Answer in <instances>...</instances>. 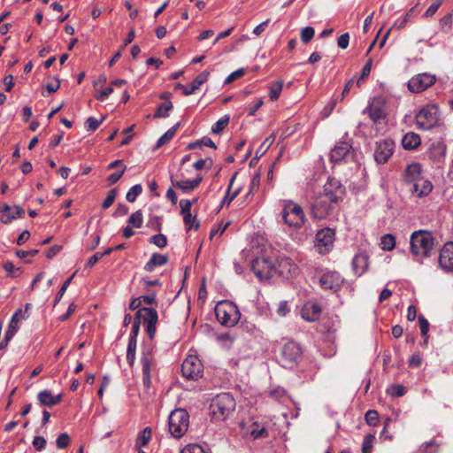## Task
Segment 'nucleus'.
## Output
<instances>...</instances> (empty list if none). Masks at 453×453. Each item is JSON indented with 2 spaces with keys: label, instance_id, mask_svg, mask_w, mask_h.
<instances>
[{
  "label": "nucleus",
  "instance_id": "nucleus-1",
  "mask_svg": "<svg viewBox=\"0 0 453 453\" xmlns=\"http://www.w3.org/2000/svg\"><path fill=\"white\" fill-rule=\"evenodd\" d=\"M343 194L344 188L341 182L334 178H329L311 203L313 217L319 219L329 218L337 209Z\"/></svg>",
  "mask_w": 453,
  "mask_h": 453
},
{
  "label": "nucleus",
  "instance_id": "nucleus-2",
  "mask_svg": "<svg viewBox=\"0 0 453 453\" xmlns=\"http://www.w3.org/2000/svg\"><path fill=\"white\" fill-rule=\"evenodd\" d=\"M403 180L412 194H415L418 197L423 196L425 180L423 166L420 163H412L406 167Z\"/></svg>",
  "mask_w": 453,
  "mask_h": 453
},
{
  "label": "nucleus",
  "instance_id": "nucleus-3",
  "mask_svg": "<svg viewBox=\"0 0 453 453\" xmlns=\"http://www.w3.org/2000/svg\"><path fill=\"white\" fill-rule=\"evenodd\" d=\"M235 408V401L228 393L218 395L210 405L212 418L216 420H224Z\"/></svg>",
  "mask_w": 453,
  "mask_h": 453
},
{
  "label": "nucleus",
  "instance_id": "nucleus-4",
  "mask_svg": "<svg viewBox=\"0 0 453 453\" xmlns=\"http://www.w3.org/2000/svg\"><path fill=\"white\" fill-rule=\"evenodd\" d=\"M188 426L189 415L186 410L175 409L170 413L168 418V428L173 438H181L187 433Z\"/></svg>",
  "mask_w": 453,
  "mask_h": 453
},
{
  "label": "nucleus",
  "instance_id": "nucleus-5",
  "mask_svg": "<svg viewBox=\"0 0 453 453\" xmlns=\"http://www.w3.org/2000/svg\"><path fill=\"white\" fill-rule=\"evenodd\" d=\"M215 314L219 322L226 326H234L241 318L237 306L230 301L219 302L215 307Z\"/></svg>",
  "mask_w": 453,
  "mask_h": 453
},
{
  "label": "nucleus",
  "instance_id": "nucleus-6",
  "mask_svg": "<svg viewBox=\"0 0 453 453\" xmlns=\"http://www.w3.org/2000/svg\"><path fill=\"white\" fill-rule=\"evenodd\" d=\"M282 219L286 225L293 228L301 227L306 219L303 208L292 201L283 203Z\"/></svg>",
  "mask_w": 453,
  "mask_h": 453
},
{
  "label": "nucleus",
  "instance_id": "nucleus-7",
  "mask_svg": "<svg viewBox=\"0 0 453 453\" xmlns=\"http://www.w3.org/2000/svg\"><path fill=\"white\" fill-rule=\"evenodd\" d=\"M251 269L260 280H268L277 273L276 263L266 257L255 258Z\"/></svg>",
  "mask_w": 453,
  "mask_h": 453
},
{
  "label": "nucleus",
  "instance_id": "nucleus-8",
  "mask_svg": "<svg viewBox=\"0 0 453 453\" xmlns=\"http://www.w3.org/2000/svg\"><path fill=\"white\" fill-rule=\"evenodd\" d=\"M429 140L430 141L426 142V154L432 163L434 164L437 168H440L445 160L446 144L442 141L441 134L435 141H432V138Z\"/></svg>",
  "mask_w": 453,
  "mask_h": 453
},
{
  "label": "nucleus",
  "instance_id": "nucleus-9",
  "mask_svg": "<svg viewBox=\"0 0 453 453\" xmlns=\"http://www.w3.org/2000/svg\"><path fill=\"white\" fill-rule=\"evenodd\" d=\"M302 349L299 344L294 342H287L281 349L280 362L286 368H292L301 358Z\"/></svg>",
  "mask_w": 453,
  "mask_h": 453
},
{
  "label": "nucleus",
  "instance_id": "nucleus-10",
  "mask_svg": "<svg viewBox=\"0 0 453 453\" xmlns=\"http://www.w3.org/2000/svg\"><path fill=\"white\" fill-rule=\"evenodd\" d=\"M410 246L413 258L422 264L425 257V230L419 229L411 234Z\"/></svg>",
  "mask_w": 453,
  "mask_h": 453
},
{
  "label": "nucleus",
  "instance_id": "nucleus-11",
  "mask_svg": "<svg viewBox=\"0 0 453 453\" xmlns=\"http://www.w3.org/2000/svg\"><path fill=\"white\" fill-rule=\"evenodd\" d=\"M335 239L334 230L326 227L318 231L316 234V248L320 254H326L331 250Z\"/></svg>",
  "mask_w": 453,
  "mask_h": 453
},
{
  "label": "nucleus",
  "instance_id": "nucleus-12",
  "mask_svg": "<svg viewBox=\"0 0 453 453\" xmlns=\"http://www.w3.org/2000/svg\"><path fill=\"white\" fill-rule=\"evenodd\" d=\"M136 317L138 319H142L147 334L150 338L152 339L156 334V324L157 321V311L153 308H142L136 312Z\"/></svg>",
  "mask_w": 453,
  "mask_h": 453
},
{
  "label": "nucleus",
  "instance_id": "nucleus-13",
  "mask_svg": "<svg viewBox=\"0 0 453 453\" xmlns=\"http://www.w3.org/2000/svg\"><path fill=\"white\" fill-rule=\"evenodd\" d=\"M183 376L190 380H197L203 374V365L195 356L188 357L181 365Z\"/></svg>",
  "mask_w": 453,
  "mask_h": 453
},
{
  "label": "nucleus",
  "instance_id": "nucleus-14",
  "mask_svg": "<svg viewBox=\"0 0 453 453\" xmlns=\"http://www.w3.org/2000/svg\"><path fill=\"white\" fill-rule=\"evenodd\" d=\"M433 127H435L442 134V117L437 104H426V130Z\"/></svg>",
  "mask_w": 453,
  "mask_h": 453
},
{
  "label": "nucleus",
  "instance_id": "nucleus-15",
  "mask_svg": "<svg viewBox=\"0 0 453 453\" xmlns=\"http://www.w3.org/2000/svg\"><path fill=\"white\" fill-rule=\"evenodd\" d=\"M344 279L342 275L334 271L325 273L320 280L319 284L323 289L332 290L334 292L338 291L342 285Z\"/></svg>",
  "mask_w": 453,
  "mask_h": 453
},
{
  "label": "nucleus",
  "instance_id": "nucleus-16",
  "mask_svg": "<svg viewBox=\"0 0 453 453\" xmlns=\"http://www.w3.org/2000/svg\"><path fill=\"white\" fill-rule=\"evenodd\" d=\"M438 263L445 273H453V242H446L441 249Z\"/></svg>",
  "mask_w": 453,
  "mask_h": 453
},
{
  "label": "nucleus",
  "instance_id": "nucleus-17",
  "mask_svg": "<svg viewBox=\"0 0 453 453\" xmlns=\"http://www.w3.org/2000/svg\"><path fill=\"white\" fill-rule=\"evenodd\" d=\"M24 216L25 210L19 205L12 207L4 203L0 210V221L4 224H9L17 218H23Z\"/></svg>",
  "mask_w": 453,
  "mask_h": 453
},
{
  "label": "nucleus",
  "instance_id": "nucleus-18",
  "mask_svg": "<svg viewBox=\"0 0 453 453\" xmlns=\"http://www.w3.org/2000/svg\"><path fill=\"white\" fill-rule=\"evenodd\" d=\"M277 273L285 278H292L298 273V266L289 257H280L276 263Z\"/></svg>",
  "mask_w": 453,
  "mask_h": 453
},
{
  "label": "nucleus",
  "instance_id": "nucleus-19",
  "mask_svg": "<svg viewBox=\"0 0 453 453\" xmlns=\"http://www.w3.org/2000/svg\"><path fill=\"white\" fill-rule=\"evenodd\" d=\"M394 150V142L392 141H380L377 142L374 158L376 162L384 164L392 156Z\"/></svg>",
  "mask_w": 453,
  "mask_h": 453
},
{
  "label": "nucleus",
  "instance_id": "nucleus-20",
  "mask_svg": "<svg viewBox=\"0 0 453 453\" xmlns=\"http://www.w3.org/2000/svg\"><path fill=\"white\" fill-rule=\"evenodd\" d=\"M141 362L142 367V382L144 387L149 388L151 385V369L155 365V359L151 351L143 353Z\"/></svg>",
  "mask_w": 453,
  "mask_h": 453
},
{
  "label": "nucleus",
  "instance_id": "nucleus-21",
  "mask_svg": "<svg viewBox=\"0 0 453 453\" xmlns=\"http://www.w3.org/2000/svg\"><path fill=\"white\" fill-rule=\"evenodd\" d=\"M320 314L321 307L318 303L311 302L306 303L301 310L303 319L310 322L319 319Z\"/></svg>",
  "mask_w": 453,
  "mask_h": 453
},
{
  "label": "nucleus",
  "instance_id": "nucleus-22",
  "mask_svg": "<svg viewBox=\"0 0 453 453\" xmlns=\"http://www.w3.org/2000/svg\"><path fill=\"white\" fill-rule=\"evenodd\" d=\"M364 113H367L370 119L374 124H380L386 119V112L382 105L372 103L369 107L364 110Z\"/></svg>",
  "mask_w": 453,
  "mask_h": 453
},
{
  "label": "nucleus",
  "instance_id": "nucleus-23",
  "mask_svg": "<svg viewBox=\"0 0 453 453\" xmlns=\"http://www.w3.org/2000/svg\"><path fill=\"white\" fill-rule=\"evenodd\" d=\"M369 257L365 252H358L352 260V267L355 274L361 276L367 270Z\"/></svg>",
  "mask_w": 453,
  "mask_h": 453
},
{
  "label": "nucleus",
  "instance_id": "nucleus-24",
  "mask_svg": "<svg viewBox=\"0 0 453 453\" xmlns=\"http://www.w3.org/2000/svg\"><path fill=\"white\" fill-rule=\"evenodd\" d=\"M351 148V145L347 142H338L331 150V159L334 162L342 161L349 154Z\"/></svg>",
  "mask_w": 453,
  "mask_h": 453
},
{
  "label": "nucleus",
  "instance_id": "nucleus-25",
  "mask_svg": "<svg viewBox=\"0 0 453 453\" xmlns=\"http://www.w3.org/2000/svg\"><path fill=\"white\" fill-rule=\"evenodd\" d=\"M210 73L208 71H203L199 73L190 86H186L183 90V94L185 96H190L196 92V89L199 88L201 85H203L205 81H207Z\"/></svg>",
  "mask_w": 453,
  "mask_h": 453
},
{
  "label": "nucleus",
  "instance_id": "nucleus-26",
  "mask_svg": "<svg viewBox=\"0 0 453 453\" xmlns=\"http://www.w3.org/2000/svg\"><path fill=\"white\" fill-rule=\"evenodd\" d=\"M38 401L42 405L53 406L60 403L62 399L61 395H53L49 390H42L38 394Z\"/></svg>",
  "mask_w": 453,
  "mask_h": 453
},
{
  "label": "nucleus",
  "instance_id": "nucleus-27",
  "mask_svg": "<svg viewBox=\"0 0 453 453\" xmlns=\"http://www.w3.org/2000/svg\"><path fill=\"white\" fill-rule=\"evenodd\" d=\"M167 261L168 257L166 255L155 253L144 265V270L147 272H152L156 266L164 265L167 263Z\"/></svg>",
  "mask_w": 453,
  "mask_h": 453
},
{
  "label": "nucleus",
  "instance_id": "nucleus-28",
  "mask_svg": "<svg viewBox=\"0 0 453 453\" xmlns=\"http://www.w3.org/2000/svg\"><path fill=\"white\" fill-rule=\"evenodd\" d=\"M403 147L405 150H414L421 144V138L415 133H407L402 139Z\"/></svg>",
  "mask_w": 453,
  "mask_h": 453
},
{
  "label": "nucleus",
  "instance_id": "nucleus-29",
  "mask_svg": "<svg viewBox=\"0 0 453 453\" xmlns=\"http://www.w3.org/2000/svg\"><path fill=\"white\" fill-rule=\"evenodd\" d=\"M408 88L412 93H420L425 90V74H418L408 82Z\"/></svg>",
  "mask_w": 453,
  "mask_h": 453
},
{
  "label": "nucleus",
  "instance_id": "nucleus-30",
  "mask_svg": "<svg viewBox=\"0 0 453 453\" xmlns=\"http://www.w3.org/2000/svg\"><path fill=\"white\" fill-rule=\"evenodd\" d=\"M202 181V177H198L193 180H173V185L184 192L195 189Z\"/></svg>",
  "mask_w": 453,
  "mask_h": 453
},
{
  "label": "nucleus",
  "instance_id": "nucleus-31",
  "mask_svg": "<svg viewBox=\"0 0 453 453\" xmlns=\"http://www.w3.org/2000/svg\"><path fill=\"white\" fill-rule=\"evenodd\" d=\"M250 434L253 439L265 438L268 436V430L258 423H253L250 429Z\"/></svg>",
  "mask_w": 453,
  "mask_h": 453
},
{
  "label": "nucleus",
  "instance_id": "nucleus-32",
  "mask_svg": "<svg viewBox=\"0 0 453 453\" xmlns=\"http://www.w3.org/2000/svg\"><path fill=\"white\" fill-rule=\"evenodd\" d=\"M135 350H136V339L129 337L127 349V360L130 366H133L135 360Z\"/></svg>",
  "mask_w": 453,
  "mask_h": 453
},
{
  "label": "nucleus",
  "instance_id": "nucleus-33",
  "mask_svg": "<svg viewBox=\"0 0 453 453\" xmlns=\"http://www.w3.org/2000/svg\"><path fill=\"white\" fill-rule=\"evenodd\" d=\"M180 124H176L172 127L169 130H167L157 142V148H160L161 146L166 144L176 134Z\"/></svg>",
  "mask_w": 453,
  "mask_h": 453
},
{
  "label": "nucleus",
  "instance_id": "nucleus-34",
  "mask_svg": "<svg viewBox=\"0 0 453 453\" xmlns=\"http://www.w3.org/2000/svg\"><path fill=\"white\" fill-rule=\"evenodd\" d=\"M380 246L383 250H393L395 247V236L390 234H384L380 239Z\"/></svg>",
  "mask_w": 453,
  "mask_h": 453
},
{
  "label": "nucleus",
  "instance_id": "nucleus-35",
  "mask_svg": "<svg viewBox=\"0 0 453 453\" xmlns=\"http://www.w3.org/2000/svg\"><path fill=\"white\" fill-rule=\"evenodd\" d=\"M172 109H173L172 102L170 100H166L158 106L154 117L155 118H165V117L168 116V112Z\"/></svg>",
  "mask_w": 453,
  "mask_h": 453
},
{
  "label": "nucleus",
  "instance_id": "nucleus-36",
  "mask_svg": "<svg viewBox=\"0 0 453 453\" xmlns=\"http://www.w3.org/2000/svg\"><path fill=\"white\" fill-rule=\"evenodd\" d=\"M282 88H283V81H278L272 83V85L270 86V89H269L270 99L273 101L277 100L282 91Z\"/></svg>",
  "mask_w": 453,
  "mask_h": 453
},
{
  "label": "nucleus",
  "instance_id": "nucleus-37",
  "mask_svg": "<svg viewBox=\"0 0 453 453\" xmlns=\"http://www.w3.org/2000/svg\"><path fill=\"white\" fill-rule=\"evenodd\" d=\"M143 221V217L142 211H136L134 212L128 219L127 223L129 226L133 227L139 228L142 226Z\"/></svg>",
  "mask_w": 453,
  "mask_h": 453
},
{
  "label": "nucleus",
  "instance_id": "nucleus-38",
  "mask_svg": "<svg viewBox=\"0 0 453 453\" xmlns=\"http://www.w3.org/2000/svg\"><path fill=\"white\" fill-rule=\"evenodd\" d=\"M142 192V187L140 184L133 186L127 193L126 198L128 202L134 203L136 197Z\"/></svg>",
  "mask_w": 453,
  "mask_h": 453
},
{
  "label": "nucleus",
  "instance_id": "nucleus-39",
  "mask_svg": "<svg viewBox=\"0 0 453 453\" xmlns=\"http://www.w3.org/2000/svg\"><path fill=\"white\" fill-rule=\"evenodd\" d=\"M151 437V430L150 427H145L139 434L137 439V445L144 447L148 444Z\"/></svg>",
  "mask_w": 453,
  "mask_h": 453
},
{
  "label": "nucleus",
  "instance_id": "nucleus-40",
  "mask_svg": "<svg viewBox=\"0 0 453 453\" xmlns=\"http://www.w3.org/2000/svg\"><path fill=\"white\" fill-rule=\"evenodd\" d=\"M365 418L369 426H376L379 422V413L375 410H369L366 411Z\"/></svg>",
  "mask_w": 453,
  "mask_h": 453
},
{
  "label": "nucleus",
  "instance_id": "nucleus-41",
  "mask_svg": "<svg viewBox=\"0 0 453 453\" xmlns=\"http://www.w3.org/2000/svg\"><path fill=\"white\" fill-rule=\"evenodd\" d=\"M202 145L216 149L215 143L211 141V138L206 137V136L203 137L200 141H197L196 142L190 143L188 145V148L189 149H196V147H200Z\"/></svg>",
  "mask_w": 453,
  "mask_h": 453
},
{
  "label": "nucleus",
  "instance_id": "nucleus-42",
  "mask_svg": "<svg viewBox=\"0 0 453 453\" xmlns=\"http://www.w3.org/2000/svg\"><path fill=\"white\" fill-rule=\"evenodd\" d=\"M229 122L228 117H224L219 119L211 127V132L213 134H219L223 129L227 126Z\"/></svg>",
  "mask_w": 453,
  "mask_h": 453
},
{
  "label": "nucleus",
  "instance_id": "nucleus-43",
  "mask_svg": "<svg viewBox=\"0 0 453 453\" xmlns=\"http://www.w3.org/2000/svg\"><path fill=\"white\" fill-rule=\"evenodd\" d=\"M315 34L314 29L311 27H303L301 30V40L303 43H308L313 38Z\"/></svg>",
  "mask_w": 453,
  "mask_h": 453
},
{
  "label": "nucleus",
  "instance_id": "nucleus-44",
  "mask_svg": "<svg viewBox=\"0 0 453 453\" xmlns=\"http://www.w3.org/2000/svg\"><path fill=\"white\" fill-rule=\"evenodd\" d=\"M375 440V436L372 434H367L363 441L362 451L363 453H372V443Z\"/></svg>",
  "mask_w": 453,
  "mask_h": 453
},
{
  "label": "nucleus",
  "instance_id": "nucleus-45",
  "mask_svg": "<svg viewBox=\"0 0 453 453\" xmlns=\"http://www.w3.org/2000/svg\"><path fill=\"white\" fill-rule=\"evenodd\" d=\"M236 173L231 178L230 183L228 185L226 195L224 198V202L231 203L239 194L240 188L235 189L233 193H230L233 183L234 181Z\"/></svg>",
  "mask_w": 453,
  "mask_h": 453
},
{
  "label": "nucleus",
  "instance_id": "nucleus-46",
  "mask_svg": "<svg viewBox=\"0 0 453 453\" xmlns=\"http://www.w3.org/2000/svg\"><path fill=\"white\" fill-rule=\"evenodd\" d=\"M150 242L157 246L158 248H164L167 244V239L165 235L157 234L150 237Z\"/></svg>",
  "mask_w": 453,
  "mask_h": 453
},
{
  "label": "nucleus",
  "instance_id": "nucleus-47",
  "mask_svg": "<svg viewBox=\"0 0 453 453\" xmlns=\"http://www.w3.org/2000/svg\"><path fill=\"white\" fill-rule=\"evenodd\" d=\"M116 196H117V189L116 188L111 189L108 192L106 198L104 199V201L102 203L103 209H107V208L111 207L113 204Z\"/></svg>",
  "mask_w": 453,
  "mask_h": 453
},
{
  "label": "nucleus",
  "instance_id": "nucleus-48",
  "mask_svg": "<svg viewBox=\"0 0 453 453\" xmlns=\"http://www.w3.org/2000/svg\"><path fill=\"white\" fill-rule=\"evenodd\" d=\"M388 393L394 397H400L405 394V388L402 385H392L388 389Z\"/></svg>",
  "mask_w": 453,
  "mask_h": 453
},
{
  "label": "nucleus",
  "instance_id": "nucleus-49",
  "mask_svg": "<svg viewBox=\"0 0 453 453\" xmlns=\"http://www.w3.org/2000/svg\"><path fill=\"white\" fill-rule=\"evenodd\" d=\"M104 117L102 118L101 119H96L94 117H89L86 121L87 129L89 131L96 130L99 127L100 124L104 121Z\"/></svg>",
  "mask_w": 453,
  "mask_h": 453
},
{
  "label": "nucleus",
  "instance_id": "nucleus-50",
  "mask_svg": "<svg viewBox=\"0 0 453 453\" xmlns=\"http://www.w3.org/2000/svg\"><path fill=\"white\" fill-rule=\"evenodd\" d=\"M56 443L58 449H65L70 443L69 435L66 433L59 434Z\"/></svg>",
  "mask_w": 453,
  "mask_h": 453
},
{
  "label": "nucleus",
  "instance_id": "nucleus-51",
  "mask_svg": "<svg viewBox=\"0 0 453 453\" xmlns=\"http://www.w3.org/2000/svg\"><path fill=\"white\" fill-rule=\"evenodd\" d=\"M180 453H205L203 449L198 444H188L185 446Z\"/></svg>",
  "mask_w": 453,
  "mask_h": 453
},
{
  "label": "nucleus",
  "instance_id": "nucleus-52",
  "mask_svg": "<svg viewBox=\"0 0 453 453\" xmlns=\"http://www.w3.org/2000/svg\"><path fill=\"white\" fill-rule=\"evenodd\" d=\"M212 166V160L211 158L199 159L194 163L196 170L199 171L206 167L210 169Z\"/></svg>",
  "mask_w": 453,
  "mask_h": 453
},
{
  "label": "nucleus",
  "instance_id": "nucleus-53",
  "mask_svg": "<svg viewBox=\"0 0 453 453\" xmlns=\"http://www.w3.org/2000/svg\"><path fill=\"white\" fill-rule=\"evenodd\" d=\"M127 167L126 165H122V168L119 171H117L108 177V182L110 185L115 184L124 174Z\"/></svg>",
  "mask_w": 453,
  "mask_h": 453
},
{
  "label": "nucleus",
  "instance_id": "nucleus-54",
  "mask_svg": "<svg viewBox=\"0 0 453 453\" xmlns=\"http://www.w3.org/2000/svg\"><path fill=\"white\" fill-rule=\"evenodd\" d=\"M183 220L188 229H198L199 224L196 223V217H192L191 213L183 215Z\"/></svg>",
  "mask_w": 453,
  "mask_h": 453
},
{
  "label": "nucleus",
  "instance_id": "nucleus-55",
  "mask_svg": "<svg viewBox=\"0 0 453 453\" xmlns=\"http://www.w3.org/2000/svg\"><path fill=\"white\" fill-rule=\"evenodd\" d=\"M193 202L188 199H182L180 201V212L182 215L190 214Z\"/></svg>",
  "mask_w": 453,
  "mask_h": 453
},
{
  "label": "nucleus",
  "instance_id": "nucleus-56",
  "mask_svg": "<svg viewBox=\"0 0 453 453\" xmlns=\"http://www.w3.org/2000/svg\"><path fill=\"white\" fill-rule=\"evenodd\" d=\"M245 74V70L241 68V69H238L234 72H233L232 73H230L225 80V83L226 84H229L231 82H233L234 81L242 77L243 75Z\"/></svg>",
  "mask_w": 453,
  "mask_h": 453
},
{
  "label": "nucleus",
  "instance_id": "nucleus-57",
  "mask_svg": "<svg viewBox=\"0 0 453 453\" xmlns=\"http://www.w3.org/2000/svg\"><path fill=\"white\" fill-rule=\"evenodd\" d=\"M260 184V176L259 174H256L253 176V178L250 180V191L248 195L253 194L255 191H257L259 188Z\"/></svg>",
  "mask_w": 453,
  "mask_h": 453
},
{
  "label": "nucleus",
  "instance_id": "nucleus-58",
  "mask_svg": "<svg viewBox=\"0 0 453 453\" xmlns=\"http://www.w3.org/2000/svg\"><path fill=\"white\" fill-rule=\"evenodd\" d=\"M33 446L38 450H42L46 446V440L42 436H35L33 440Z\"/></svg>",
  "mask_w": 453,
  "mask_h": 453
},
{
  "label": "nucleus",
  "instance_id": "nucleus-59",
  "mask_svg": "<svg viewBox=\"0 0 453 453\" xmlns=\"http://www.w3.org/2000/svg\"><path fill=\"white\" fill-rule=\"evenodd\" d=\"M422 364V357L419 353L413 354L409 358V365L411 367H419Z\"/></svg>",
  "mask_w": 453,
  "mask_h": 453
},
{
  "label": "nucleus",
  "instance_id": "nucleus-60",
  "mask_svg": "<svg viewBox=\"0 0 453 453\" xmlns=\"http://www.w3.org/2000/svg\"><path fill=\"white\" fill-rule=\"evenodd\" d=\"M17 330H18V326L15 325H12V323H10V325L8 326V330L4 335L5 345L8 344L9 341L13 337V335L15 334Z\"/></svg>",
  "mask_w": 453,
  "mask_h": 453
},
{
  "label": "nucleus",
  "instance_id": "nucleus-61",
  "mask_svg": "<svg viewBox=\"0 0 453 453\" xmlns=\"http://www.w3.org/2000/svg\"><path fill=\"white\" fill-rule=\"evenodd\" d=\"M273 137H268L266 138L263 143L260 145L259 149L257 150V154H258L260 152L261 155H263L266 150L271 146V144L273 142Z\"/></svg>",
  "mask_w": 453,
  "mask_h": 453
},
{
  "label": "nucleus",
  "instance_id": "nucleus-62",
  "mask_svg": "<svg viewBox=\"0 0 453 453\" xmlns=\"http://www.w3.org/2000/svg\"><path fill=\"white\" fill-rule=\"evenodd\" d=\"M372 59L370 58V59H368V61L365 63V65L363 67V70H362V73L360 75V79H365L366 77L369 76L371 70H372Z\"/></svg>",
  "mask_w": 453,
  "mask_h": 453
},
{
  "label": "nucleus",
  "instance_id": "nucleus-63",
  "mask_svg": "<svg viewBox=\"0 0 453 453\" xmlns=\"http://www.w3.org/2000/svg\"><path fill=\"white\" fill-rule=\"evenodd\" d=\"M349 34H343L339 38H338V46L341 48V49H346L348 46H349Z\"/></svg>",
  "mask_w": 453,
  "mask_h": 453
},
{
  "label": "nucleus",
  "instance_id": "nucleus-64",
  "mask_svg": "<svg viewBox=\"0 0 453 453\" xmlns=\"http://www.w3.org/2000/svg\"><path fill=\"white\" fill-rule=\"evenodd\" d=\"M128 212V207L125 204H118L116 210H115V212H114V217H123L125 215H127Z\"/></svg>",
  "mask_w": 453,
  "mask_h": 453
}]
</instances>
